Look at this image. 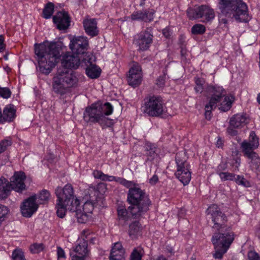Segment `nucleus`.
Segmentation results:
<instances>
[{
    "mask_svg": "<svg viewBox=\"0 0 260 260\" xmlns=\"http://www.w3.org/2000/svg\"><path fill=\"white\" fill-rule=\"evenodd\" d=\"M60 48L56 43L35 44V53L38 57L39 70L48 75L59 61Z\"/></svg>",
    "mask_w": 260,
    "mask_h": 260,
    "instance_id": "nucleus-1",
    "label": "nucleus"
},
{
    "mask_svg": "<svg viewBox=\"0 0 260 260\" xmlns=\"http://www.w3.org/2000/svg\"><path fill=\"white\" fill-rule=\"evenodd\" d=\"M175 160L177 167L185 166L188 165L186 160L185 153L183 152H179L176 154Z\"/></svg>",
    "mask_w": 260,
    "mask_h": 260,
    "instance_id": "nucleus-34",
    "label": "nucleus"
},
{
    "mask_svg": "<svg viewBox=\"0 0 260 260\" xmlns=\"http://www.w3.org/2000/svg\"><path fill=\"white\" fill-rule=\"evenodd\" d=\"M9 212V210L7 207L0 204V222L6 219Z\"/></svg>",
    "mask_w": 260,
    "mask_h": 260,
    "instance_id": "nucleus-45",
    "label": "nucleus"
},
{
    "mask_svg": "<svg viewBox=\"0 0 260 260\" xmlns=\"http://www.w3.org/2000/svg\"><path fill=\"white\" fill-rule=\"evenodd\" d=\"M37 196H31L24 200L20 206L21 212L24 217H30L37 210L39 205L36 203Z\"/></svg>",
    "mask_w": 260,
    "mask_h": 260,
    "instance_id": "nucleus-16",
    "label": "nucleus"
},
{
    "mask_svg": "<svg viewBox=\"0 0 260 260\" xmlns=\"http://www.w3.org/2000/svg\"><path fill=\"white\" fill-rule=\"evenodd\" d=\"M205 81L204 79H196V92L202 93L204 89V84Z\"/></svg>",
    "mask_w": 260,
    "mask_h": 260,
    "instance_id": "nucleus-47",
    "label": "nucleus"
},
{
    "mask_svg": "<svg viewBox=\"0 0 260 260\" xmlns=\"http://www.w3.org/2000/svg\"><path fill=\"white\" fill-rule=\"evenodd\" d=\"M207 213L211 216L213 224L212 226L213 231L215 233H226V229L229 228L232 231L231 227L226 225L228 221L227 216L217 205L212 204L210 206L207 210Z\"/></svg>",
    "mask_w": 260,
    "mask_h": 260,
    "instance_id": "nucleus-8",
    "label": "nucleus"
},
{
    "mask_svg": "<svg viewBox=\"0 0 260 260\" xmlns=\"http://www.w3.org/2000/svg\"><path fill=\"white\" fill-rule=\"evenodd\" d=\"M226 168L224 164H220L217 169V174L219 175L220 172H223V171Z\"/></svg>",
    "mask_w": 260,
    "mask_h": 260,
    "instance_id": "nucleus-61",
    "label": "nucleus"
},
{
    "mask_svg": "<svg viewBox=\"0 0 260 260\" xmlns=\"http://www.w3.org/2000/svg\"><path fill=\"white\" fill-rule=\"evenodd\" d=\"M54 5L51 2L47 3L43 10L42 17L45 19L50 18L54 12Z\"/></svg>",
    "mask_w": 260,
    "mask_h": 260,
    "instance_id": "nucleus-33",
    "label": "nucleus"
},
{
    "mask_svg": "<svg viewBox=\"0 0 260 260\" xmlns=\"http://www.w3.org/2000/svg\"><path fill=\"white\" fill-rule=\"evenodd\" d=\"M122 185L129 189L133 188L134 186H136L135 183L133 181H127L125 179L123 180Z\"/></svg>",
    "mask_w": 260,
    "mask_h": 260,
    "instance_id": "nucleus-53",
    "label": "nucleus"
},
{
    "mask_svg": "<svg viewBox=\"0 0 260 260\" xmlns=\"http://www.w3.org/2000/svg\"><path fill=\"white\" fill-rule=\"evenodd\" d=\"M4 38L3 36H0V52H2L5 49V45L4 44Z\"/></svg>",
    "mask_w": 260,
    "mask_h": 260,
    "instance_id": "nucleus-59",
    "label": "nucleus"
},
{
    "mask_svg": "<svg viewBox=\"0 0 260 260\" xmlns=\"http://www.w3.org/2000/svg\"><path fill=\"white\" fill-rule=\"evenodd\" d=\"M152 31V28L148 27L146 28L145 31L141 32L137 35L135 40L140 50H146L152 44L153 37Z\"/></svg>",
    "mask_w": 260,
    "mask_h": 260,
    "instance_id": "nucleus-17",
    "label": "nucleus"
},
{
    "mask_svg": "<svg viewBox=\"0 0 260 260\" xmlns=\"http://www.w3.org/2000/svg\"><path fill=\"white\" fill-rule=\"evenodd\" d=\"M143 228L139 221H135L129 225L128 234L133 239H135L142 232Z\"/></svg>",
    "mask_w": 260,
    "mask_h": 260,
    "instance_id": "nucleus-29",
    "label": "nucleus"
},
{
    "mask_svg": "<svg viewBox=\"0 0 260 260\" xmlns=\"http://www.w3.org/2000/svg\"><path fill=\"white\" fill-rule=\"evenodd\" d=\"M179 44L180 46H185V37L183 35H181L179 37Z\"/></svg>",
    "mask_w": 260,
    "mask_h": 260,
    "instance_id": "nucleus-60",
    "label": "nucleus"
},
{
    "mask_svg": "<svg viewBox=\"0 0 260 260\" xmlns=\"http://www.w3.org/2000/svg\"><path fill=\"white\" fill-rule=\"evenodd\" d=\"M223 92L222 95L221 101L217 103V105L219 106V109L223 111H227L230 109L232 107V101L230 97L225 96V92L223 89L220 87Z\"/></svg>",
    "mask_w": 260,
    "mask_h": 260,
    "instance_id": "nucleus-30",
    "label": "nucleus"
},
{
    "mask_svg": "<svg viewBox=\"0 0 260 260\" xmlns=\"http://www.w3.org/2000/svg\"><path fill=\"white\" fill-rule=\"evenodd\" d=\"M163 74L158 77V78L156 80V84L159 87H162L165 86L166 83V75H167V70H164Z\"/></svg>",
    "mask_w": 260,
    "mask_h": 260,
    "instance_id": "nucleus-43",
    "label": "nucleus"
},
{
    "mask_svg": "<svg viewBox=\"0 0 260 260\" xmlns=\"http://www.w3.org/2000/svg\"><path fill=\"white\" fill-rule=\"evenodd\" d=\"M145 155L147 157V159L149 160H152L157 155V148L155 146L150 143H146L145 146Z\"/></svg>",
    "mask_w": 260,
    "mask_h": 260,
    "instance_id": "nucleus-31",
    "label": "nucleus"
},
{
    "mask_svg": "<svg viewBox=\"0 0 260 260\" xmlns=\"http://www.w3.org/2000/svg\"><path fill=\"white\" fill-rule=\"evenodd\" d=\"M175 174L184 185L188 184L191 179V172L189 171V165L177 167Z\"/></svg>",
    "mask_w": 260,
    "mask_h": 260,
    "instance_id": "nucleus-24",
    "label": "nucleus"
},
{
    "mask_svg": "<svg viewBox=\"0 0 260 260\" xmlns=\"http://www.w3.org/2000/svg\"><path fill=\"white\" fill-rule=\"evenodd\" d=\"M249 122L248 117L246 114H237L232 116L230 120V125L227 128V133L229 135L234 136L237 135V129H240Z\"/></svg>",
    "mask_w": 260,
    "mask_h": 260,
    "instance_id": "nucleus-13",
    "label": "nucleus"
},
{
    "mask_svg": "<svg viewBox=\"0 0 260 260\" xmlns=\"http://www.w3.org/2000/svg\"><path fill=\"white\" fill-rule=\"evenodd\" d=\"M92 174L95 178L100 179L102 181H108V180H110V176L104 174L101 171L94 170Z\"/></svg>",
    "mask_w": 260,
    "mask_h": 260,
    "instance_id": "nucleus-41",
    "label": "nucleus"
},
{
    "mask_svg": "<svg viewBox=\"0 0 260 260\" xmlns=\"http://www.w3.org/2000/svg\"><path fill=\"white\" fill-rule=\"evenodd\" d=\"M113 112L112 105L106 102L103 104L98 101L86 108L83 114V118L87 122L98 123L103 128L110 127L113 125V120L105 117Z\"/></svg>",
    "mask_w": 260,
    "mask_h": 260,
    "instance_id": "nucleus-3",
    "label": "nucleus"
},
{
    "mask_svg": "<svg viewBox=\"0 0 260 260\" xmlns=\"http://www.w3.org/2000/svg\"><path fill=\"white\" fill-rule=\"evenodd\" d=\"M90 250L88 248L87 240L84 238L78 240L77 244L70 249L72 260H85L89 256Z\"/></svg>",
    "mask_w": 260,
    "mask_h": 260,
    "instance_id": "nucleus-12",
    "label": "nucleus"
},
{
    "mask_svg": "<svg viewBox=\"0 0 260 260\" xmlns=\"http://www.w3.org/2000/svg\"><path fill=\"white\" fill-rule=\"evenodd\" d=\"M55 208L57 216L62 218L64 217L67 210L74 212L76 210L77 207L70 206L69 204L66 205L64 203L57 201Z\"/></svg>",
    "mask_w": 260,
    "mask_h": 260,
    "instance_id": "nucleus-28",
    "label": "nucleus"
},
{
    "mask_svg": "<svg viewBox=\"0 0 260 260\" xmlns=\"http://www.w3.org/2000/svg\"><path fill=\"white\" fill-rule=\"evenodd\" d=\"M93 55L90 56L88 55L87 57H83L82 61L85 63L86 61L89 63V66L86 69V75L91 79L98 78L101 73V70L96 64L92 63Z\"/></svg>",
    "mask_w": 260,
    "mask_h": 260,
    "instance_id": "nucleus-22",
    "label": "nucleus"
},
{
    "mask_svg": "<svg viewBox=\"0 0 260 260\" xmlns=\"http://www.w3.org/2000/svg\"><path fill=\"white\" fill-rule=\"evenodd\" d=\"M249 141L248 142L245 141L241 144L243 151L247 157L253 156L252 155L253 154H256L253 151V149L257 148L259 145L258 138L256 136L254 132H251L249 137Z\"/></svg>",
    "mask_w": 260,
    "mask_h": 260,
    "instance_id": "nucleus-19",
    "label": "nucleus"
},
{
    "mask_svg": "<svg viewBox=\"0 0 260 260\" xmlns=\"http://www.w3.org/2000/svg\"><path fill=\"white\" fill-rule=\"evenodd\" d=\"M223 94V91L220 87L214 89V93L212 95L209 103L205 107V116L206 119H211L212 116V111L216 108L217 103L221 101V96Z\"/></svg>",
    "mask_w": 260,
    "mask_h": 260,
    "instance_id": "nucleus-15",
    "label": "nucleus"
},
{
    "mask_svg": "<svg viewBox=\"0 0 260 260\" xmlns=\"http://www.w3.org/2000/svg\"><path fill=\"white\" fill-rule=\"evenodd\" d=\"M81 79L80 75L67 69H59L52 80L53 91L63 95L68 89L76 88Z\"/></svg>",
    "mask_w": 260,
    "mask_h": 260,
    "instance_id": "nucleus-4",
    "label": "nucleus"
},
{
    "mask_svg": "<svg viewBox=\"0 0 260 260\" xmlns=\"http://www.w3.org/2000/svg\"><path fill=\"white\" fill-rule=\"evenodd\" d=\"M83 25L85 32L88 36L92 38L99 35V30L95 18H91L89 16H87L83 21Z\"/></svg>",
    "mask_w": 260,
    "mask_h": 260,
    "instance_id": "nucleus-21",
    "label": "nucleus"
},
{
    "mask_svg": "<svg viewBox=\"0 0 260 260\" xmlns=\"http://www.w3.org/2000/svg\"><path fill=\"white\" fill-rule=\"evenodd\" d=\"M186 15L189 20H194L195 18V9L189 7L186 10Z\"/></svg>",
    "mask_w": 260,
    "mask_h": 260,
    "instance_id": "nucleus-50",
    "label": "nucleus"
},
{
    "mask_svg": "<svg viewBox=\"0 0 260 260\" xmlns=\"http://www.w3.org/2000/svg\"><path fill=\"white\" fill-rule=\"evenodd\" d=\"M153 260H168L167 258L164 256V255H161L157 257H156L155 259H154Z\"/></svg>",
    "mask_w": 260,
    "mask_h": 260,
    "instance_id": "nucleus-64",
    "label": "nucleus"
},
{
    "mask_svg": "<svg viewBox=\"0 0 260 260\" xmlns=\"http://www.w3.org/2000/svg\"><path fill=\"white\" fill-rule=\"evenodd\" d=\"M62 69H77L81 63V58L76 54L66 53L61 59Z\"/></svg>",
    "mask_w": 260,
    "mask_h": 260,
    "instance_id": "nucleus-20",
    "label": "nucleus"
},
{
    "mask_svg": "<svg viewBox=\"0 0 260 260\" xmlns=\"http://www.w3.org/2000/svg\"><path fill=\"white\" fill-rule=\"evenodd\" d=\"M55 194L57 198V201L76 207L80 205V201L77 198L75 199L74 189L70 184H67L63 188L57 187L55 190Z\"/></svg>",
    "mask_w": 260,
    "mask_h": 260,
    "instance_id": "nucleus-10",
    "label": "nucleus"
},
{
    "mask_svg": "<svg viewBox=\"0 0 260 260\" xmlns=\"http://www.w3.org/2000/svg\"><path fill=\"white\" fill-rule=\"evenodd\" d=\"M249 260H259L258 254L254 251H251L248 253Z\"/></svg>",
    "mask_w": 260,
    "mask_h": 260,
    "instance_id": "nucleus-52",
    "label": "nucleus"
},
{
    "mask_svg": "<svg viewBox=\"0 0 260 260\" xmlns=\"http://www.w3.org/2000/svg\"><path fill=\"white\" fill-rule=\"evenodd\" d=\"M127 201L131 205L128 209L133 214L142 215L149 210L151 202L144 190L138 186L129 189Z\"/></svg>",
    "mask_w": 260,
    "mask_h": 260,
    "instance_id": "nucleus-5",
    "label": "nucleus"
},
{
    "mask_svg": "<svg viewBox=\"0 0 260 260\" xmlns=\"http://www.w3.org/2000/svg\"><path fill=\"white\" fill-rule=\"evenodd\" d=\"M16 110L12 104L7 105L2 113L3 123L5 122H12L16 117Z\"/></svg>",
    "mask_w": 260,
    "mask_h": 260,
    "instance_id": "nucleus-27",
    "label": "nucleus"
},
{
    "mask_svg": "<svg viewBox=\"0 0 260 260\" xmlns=\"http://www.w3.org/2000/svg\"><path fill=\"white\" fill-rule=\"evenodd\" d=\"M235 239V234L229 228L226 233H215L213 235L211 241L214 246L215 252L213 256L215 258L221 259Z\"/></svg>",
    "mask_w": 260,
    "mask_h": 260,
    "instance_id": "nucleus-7",
    "label": "nucleus"
},
{
    "mask_svg": "<svg viewBox=\"0 0 260 260\" xmlns=\"http://www.w3.org/2000/svg\"><path fill=\"white\" fill-rule=\"evenodd\" d=\"M144 112L151 117H159L165 112L162 98L159 96H149L144 99Z\"/></svg>",
    "mask_w": 260,
    "mask_h": 260,
    "instance_id": "nucleus-9",
    "label": "nucleus"
},
{
    "mask_svg": "<svg viewBox=\"0 0 260 260\" xmlns=\"http://www.w3.org/2000/svg\"><path fill=\"white\" fill-rule=\"evenodd\" d=\"M70 48L72 52L77 55H82L87 57L88 55H92L87 52L89 48V42L87 38L84 37H74L71 40Z\"/></svg>",
    "mask_w": 260,
    "mask_h": 260,
    "instance_id": "nucleus-11",
    "label": "nucleus"
},
{
    "mask_svg": "<svg viewBox=\"0 0 260 260\" xmlns=\"http://www.w3.org/2000/svg\"><path fill=\"white\" fill-rule=\"evenodd\" d=\"M52 19L57 28L60 30L67 29L70 25L71 17L68 12L64 10L57 12Z\"/></svg>",
    "mask_w": 260,
    "mask_h": 260,
    "instance_id": "nucleus-18",
    "label": "nucleus"
},
{
    "mask_svg": "<svg viewBox=\"0 0 260 260\" xmlns=\"http://www.w3.org/2000/svg\"><path fill=\"white\" fill-rule=\"evenodd\" d=\"M50 197V193L46 189H43L40 191L38 199L40 201V204H44L48 202Z\"/></svg>",
    "mask_w": 260,
    "mask_h": 260,
    "instance_id": "nucleus-35",
    "label": "nucleus"
},
{
    "mask_svg": "<svg viewBox=\"0 0 260 260\" xmlns=\"http://www.w3.org/2000/svg\"><path fill=\"white\" fill-rule=\"evenodd\" d=\"M90 235V233H89V230H84L82 232V237L83 238H84L85 240H87V241L89 240L90 243L94 244V242L96 241V238L95 237H89V235Z\"/></svg>",
    "mask_w": 260,
    "mask_h": 260,
    "instance_id": "nucleus-49",
    "label": "nucleus"
},
{
    "mask_svg": "<svg viewBox=\"0 0 260 260\" xmlns=\"http://www.w3.org/2000/svg\"><path fill=\"white\" fill-rule=\"evenodd\" d=\"M142 249L135 248L131 255V260H141L142 256Z\"/></svg>",
    "mask_w": 260,
    "mask_h": 260,
    "instance_id": "nucleus-42",
    "label": "nucleus"
},
{
    "mask_svg": "<svg viewBox=\"0 0 260 260\" xmlns=\"http://www.w3.org/2000/svg\"><path fill=\"white\" fill-rule=\"evenodd\" d=\"M143 16V11L140 10L133 13L131 15V18L133 20L143 21V19H144Z\"/></svg>",
    "mask_w": 260,
    "mask_h": 260,
    "instance_id": "nucleus-48",
    "label": "nucleus"
},
{
    "mask_svg": "<svg viewBox=\"0 0 260 260\" xmlns=\"http://www.w3.org/2000/svg\"><path fill=\"white\" fill-rule=\"evenodd\" d=\"M215 17V12L213 9L206 5L199 7L196 11V18H203L206 21H209Z\"/></svg>",
    "mask_w": 260,
    "mask_h": 260,
    "instance_id": "nucleus-26",
    "label": "nucleus"
},
{
    "mask_svg": "<svg viewBox=\"0 0 260 260\" xmlns=\"http://www.w3.org/2000/svg\"><path fill=\"white\" fill-rule=\"evenodd\" d=\"M155 11L153 9L151 10V11L145 10L143 11L144 19H143V21L146 22L152 21L153 20V15Z\"/></svg>",
    "mask_w": 260,
    "mask_h": 260,
    "instance_id": "nucleus-40",
    "label": "nucleus"
},
{
    "mask_svg": "<svg viewBox=\"0 0 260 260\" xmlns=\"http://www.w3.org/2000/svg\"><path fill=\"white\" fill-rule=\"evenodd\" d=\"M118 215V224L121 226H124L126 222L129 220L133 216H139L141 215L133 214L128 209H126L123 206H119L117 209Z\"/></svg>",
    "mask_w": 260,
    "mask_h": 260,
    "instance_id": "nucleus-23",
    "label": "nucleus"
},
{
    "mask_svg": "<svg viewBox=\"0 0 260 260\" xmlns=\"http://www.w3.org/2000/svg\"><path fill=\"white\" fill-rule=\"evenodd\" d=\"M13 260H26L22 251L20 249H15L12 253Z\"/></svg>",
    "mask_w": 260,
    "mask_h": 260,
    "instance_id": "nucleus-44",
    "label": "nucleus"
},
{
    "mask_svg": "<svg viewBox=\"0 0 260 260\" xmlns=\"http://www.w3.org/2000/svg\"><path fill=\"white\" fill-rule=\"evenodd\" d=\"M57 256L58 258H65V253L64 250L60 247H57Z\"/></svg>",
    "mask_w": 260,
    "mask_h": 260,
    "instance_id": "nucleus-54",
    "label": "nucleus"
},
{
    "mask_svg": "<svg viewBox=\"0 0 260 260\" xmlns=\"http://www.w3.org/2000/svg\"><path fill=\"white\" fill-rule=\"evenodd\" d=\"M253 156L248 157L250 159V167L252 169L255 170L256 173L260 174V158L257 154H253Z\"/></svg>",
    "mask_w": 260,
    "mask_h": 260,
    "instance_id": "nucleus-32",
    "label": "nucleus"
},
{
    "mask_svg": "<svg viewBox=\"0 0 260 260\" xmlns=\"http://www.w3.org/2000/svg\"><path fill=\"white\" fill-rule=\"evenodd\" d=\"M110 256L112 257H115L116 258H118L120 260H124L125 259L124 255L119 254V255H118L117 254H114V255H110Z\"/></svg>",
    "mask_w": 260,
    "mask_h": 260,
    "instance_id": "nucleus-62",
    "label": "nucleus"
},
{
    "mask_svg": "<svg viewBox=\"0 0 260 260\" xmlns=\"http://www.w3.org/2000/svg\"><path fill=\"white\" fill-rule=\"evenodd\" d=\"M158 182V177L156 175H154L152 177L149 179V183L151 185H155Z\"/></svg>",
    "mask_w": 260,
    "mask_h": 260,
    "instance_id": "nucleus-56",
    "label": "nucleus"
},
{
    "mask_svg": "<svg viewBox=\"0 0 260 260\" xmlns=\"http://www.w3.org/2000/svg\"><path fill=\"white\" fill-rule=\"evenodd\" d=\"M219 176L222 181H233L236 175L229 172H220Z\"/></svg>",
    "mask_w": 260,
    "mask_h": 260,
    "instance_id": "nucleus-37",
    "label": "nucleus"
},
{
    "mask_svg": "<svg viewBox=\"0 0 260 260\" xmlns=\"http://www.w3.org/2000/svg\"><path fill=\"white\" fill-rule=\"evenodd\" d=\"M110 180H108V181H113L114 180L117 182H119L121 184H122L123 182V180H124V178H120V177H115L114 176H110Z\"/></svg>",
    "mask_w": 260,
    "mask_h": 260,
    "instance_id": "nucleus-58",
    "label": "nucleus"
},
{
    "mask_svg": "<svg viewBox=\"0 0 260 260\" xmlns=\"http://www.w3.org/2000/svg\"><path fill=\"white\" fill-rule=\"evenodd\" d=\"M121 249H124L121 243L117 242L115 243L114 246L112 247L111 250H120Z\"/></svg>",
    "mask_w": 260,
    "mask_h": 260,
    "instance_id": "nucleus-55",
    "label": "nucleus"
},
{
    "mask_svg": "<svg viewBox=\"0 0 260 260\" xmlns=\"http://www.w3.org/2000/svg\"><path fill=\"white\" fill-rule=\"evenodd\" d=\"M12 144V140L10 138L4 139L0 141V154L4 152L9 146Z\"/></svg>",
    "mask_w": 260,
    "mask_h": 260,
    "instance_id": "nucleus-39",
    "label": "nucleus"
},
{
    "mask_svg": "<svg viewBox=\"0 0 260 260\" xmlns=\"http://www.w3.org/2000/svg\"><path fill=\"white\" fill-rule=\"evenodd\" d=\"M206 31L205 26L201 24H196V34H203Z\"/></svg>",
    "mask_w": 260,
    "mask_h": 260,
    "instance_id": "nucleus-51",
    "label": "nucleus"
},
{
    "mask_svg": "<svg viewBox=\"0 0 260 260\" xmlns=\"http://www.w3.org/2000/svg\"><path fill=\"white\" fill-rule=\"evenodd\" d=\"M127 81L129 85L136 87L140 85L142 80V71L140 64L134 61L129 70Z\"/></svg>",
    "mask_w": 260,
    "mask_h": 260,
    "instance_id": "nucleus-14",
    "label": "nucleus"
},
{
    "mask_svg": "<svg viewBox=\"0 0 260 260\" xmlns=\"http://www.w3.org/2000/svg\"><path fill=\"white\" fill-rule=\"evenodd\" d=\"M26 178L25 173L22 172H15L11 178L10 181L1 177L0 178V199L5 200L8 198L12 190L19 193L26 189L24 181Z\"/></svg>",
    "mask_w": 260,
    "mask_h": 260,
    "instance_id": "nucleus-6",
    "label": "nucleus"
},
{
    "mask_svg": "<svg viewBox=\"0 0 260 260\" xmlns=\"http://www.w3.org/2000/svg\"><path fill=\"white\" fill-rule=\"evenodd\" d=\"M11 91L8 87H0V96L8 99L11 95Z\"/></svg>",
    "mask_w": 260,
    "mask_h": 260,
    "instance_id": "nucleus-46",
    "label": "nucleus"
},
{
    "mask_svg": "<svg viewBox=\"0 0 260 260\" xmlns=\"http://www.w3.org/2000/svg\"><path fill=\"white\" fill-rule=\"evenodd\" d=\"M44 245L43 243H35L30 246L29 249L32 253H38L43 251Z\"/></svg>",
    "mask_w": 260,
    "mask_h": 260,
    "instance_id": "nucleus-38",
    "label": "nucleus"
},
{
    "mask_svg": "<svg viewBox=\"0 0 260 260\" xmlns=\"http://www.w3.org/2000/svg\"><path fill=\"white\" fill-rule=\"evenodd\" d=\"M234 181L237 184L246 187H248L250 186V182L243 176L236 175L235 176Z\"/></svg>",
    "mask_w": 260,
    "mask_h": 260,
    "instance_id": "nucleus-36",
    "label": "nucleus"
},
{
    "mask_svg": "<svg viewBox=\"0 0 260 260\" xmlns=\"http://www.w3.org/2000/svg\"><path fill=\"white\" fill-rule=\"evenodd\" d=\"M93 207L90 203L86 202L83 207V212L78 211L77 209L75 211L76 212V216L78 221L81 223H85L88 220L90 214L92 213Z\"/></svg>",
    "mask_w": 260,
    "mask_h": 260,
    "instance_id": "nucleus-25",
    "label": "nucleus"
},
{
    "mask_svg": "<svg viewBox=\"0 0 260 260\" xmlns=\"http://www.w3.org/2000/svg\"><path fill=\"white\" fill-rule=\"evenodd\" d=\"M162 34L166 38H169L170 37V31L167 29H164L162 30Z\"/></svg>",
    "mask_w": 260,
    "mask_h": 260,
    "instance_id": "nucleus-63",
    "label": "nucleus"
},
{
    "mask_svg": "<svg viewBox=\"0 0 260 260\" xmlns=\"http://www.w3.org/2000/svg\"><path fill=\"white\" fill-rule=\"evenodd\" d=\"M218 7L220 11L219 23L226 27L229 18L234 17L240 22L246 19L247 7L241 0H219Z\"/></svg>",
    "mask_w": 260,
    "mask_h": 260,
    "instance_id": "nucleus-2",
    "label": "nucleus"
},
{
    "mask_svg": "<svg viewBox=\"0 0 260 260\" xmlns=\"http://www.w3.org/2000/svg\"><path fill=\"white\" fill-rule=\"evenodd\" d=\"M125 254V250L121 249L120 250H111L110 255L117 254L119 255H124Z\"/></svg>",
    "mask_w": 260,
    "mask_h": 260,
    "instance_id": "nucleus-57",
    "label": "nucleus"
}]
</instances>
